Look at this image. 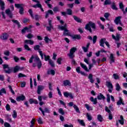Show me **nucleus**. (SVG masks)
<instances>
[{
	"label": "nucleus",
	"mask_w": 127,
	"mask_h": 127,
	"mask_svg": "<svg viewBox=\"0 0 127 127\" xmlns=\"http://www.w3.org/2000/svg\"><path fill=\"white\" fill-rule=\"evenodd\" d=\"M23 4L15 3V7L17 8H22Z\"/></svg>",
	"instance_id": "obj_38"
},
{
	"label": "nucleus",
	"mask_w": 127,
	"mask_h": 127,
	"mask_svg": "<svg viewBox=\"0 0 127 127\" xmlns=\"http://www.w3.org/2000/svg\"><path fill=\"white\" fill-rule=\"evenodd\" d=\"M45 18H47V17L49 16V14H53V11H52V10H48L47 11L45 12Z\"/></svg>",
	"instance_id": "obj_20"
},
{
	"label": "nucleus",
	"mask_w": 127,
	"mask_h": 127,
	"mask_svg": "<svg viewBox=\"0 0 127 127\" xmlns=\"http://www.w3.org/2000/svg\"><path fill=\"white\" fill-rule=\"evenodd\" d=\"M24 42L26 44H30V45H33L34 44V41L32 40H25Z\"/></svg>",
	"instance_id": "obj_19"
},
{
	"label": "nucleus",
	"mask_w": 127,
	"mask_h": 127,
	"mask_svg": "<svg viewBox=\"0 0 127 127\" xmlns=\"http://www.w3.org/2000/svg\"><path fill=\"white\" fill-rule=\"evenodd\" d=\"M97 36H94L93 38L91 36H88V39L90 40H93V44H95L96 42H97Z\"/></svg>",
	"instance_id": "obj_17"
},
{
	"label": "nucleus",
	"mask_w": 127,
	"mask_h": 127,
	"mask_svg": "<svg viewBox=\"0 0 127 127\" xmlns=\"http://www.w3.org/2000/svg\"><path fill=\"white\" fill-rule=\"evenodd\" d=\"M112 38L114 39L115 40H116V41H118V40H120V34H117L116 36L115 37L114 35H112Z\"/></svg>",
	"instance_id": "obj_26"
},
{
	"label": "nucleus",
	"mask_w": 127,
	"mask_h": 127,
	"mask_svg": "<svg viewBox=\"0 0 127 127\" xmlns=\"http://www.w3.org/2000/svg\"><path fill=\"white\" fill-rule=\"evenodd\" d=\"M76 50H77V48L75 47H73L70 49V51L69 52V53L68 54V56L70 58H74V53L76 52Z\"/></svg>",
	"instance_id": "obj_6"
},
{
	"label": "nucleus",
	"mask_w": 127,
	"mask_h": 127,
	"mask_svg": "<svg viewBox=\"0 0 127 127\" xmlns=\"http://www.w3.org/2000/svg\"><path fill=\"white\" fill-rule=\"evenodd\" d=\"M105 112H107L108 114H110L111 110L109 109V107L107 106H105Z\"/></svg>",
	"instance_id": "obj_57"
},
{
	"label": "nucleus",
	"mask_w": 127,
	"mask_h": 127,
	"mask_svg": "<svg viewBox=\"0 0 127 127\" xmlns=\"http://www.w3.org/2000/svg\"><path fill=\"white\" fill-rule=\"evenodd\" d=\"M22 70H23V67H20L17 65L15 66L13 69L14 73H16L18 71H22Z\"/></svg>",
	"instance_id": "obj_15"
},
{
	"label": "nucleus",
	"mask_w": 127,
	"mask_h": 127,
	"mask_svg": "<svg viewBox=\"0 0 127 127\" xmlns=\"http://www.w3.org/2000/svg\"><path fill=\"white\" fill-rule=\"evenodd\" d=\"M48 97L50 99H52V98H53V93H52V92H49Z\"/></svg>",
	"instance_id": "obj_59"
},
{
	"label": "nucleus",
	"mask_w": 127,
	"mask_h": 127,
	"mask_svg": "<svg viewBox=\"0 0 127 127\" xmlns=\"http://www.w3.org/2000/svg\"><path fill=\"white\" fill-rule=\"evenodd\" d=\"M98 100H105L106 97L102 93H99L97 96Z\"/></svg>",
	"instance_id": "obj_23"
},
{
	"label": "nucleus",
	"mask_w": 127,
	"mask_h": 127,
	"mask_svg": "<svg viewBox=\"0 0 127 127\" xmlns=\"http://www.w3.org/2000/svg\"><path fill=\"white\" fill-rule=\"evenodd\" d=\"M34 61V63L33 64V67L38 66V69H40L41 68V66H42V64L41 63V61L39 57H38V55H32L31 58L29 60V63L31 64Z\"/></svg>",
	"instance_id": "obj_1"
},
{
	"label": "nucleus",
	"mask_w": 127,
	"mask_h": 127,
	"mask_svg": "<svg viewBox=\"0 0 127 127\" xmlns=\"http://www.w3.org/2000/svg\"><path fill=\"white\" fill-rule=\"evenodd\" d=\"M63 84L64 86H68L70 87L71 86V82H70V81L68 80H65L63 81Z\"/></svg>",
	"instance_id": "obj_21"
},
{
	"label": "nucleus",
	"mask_w": 127,
	"mask_h": 127,
	"mask_svg": "<svg viewBox=\"0 0 127 127\" xmlns=\"http://www.w3.org/2000/svg\"><path fill=\"white\" fill-rule=\"evenodd\" d=\"M111 3H112L111 0H105L104 5H108V4H111Z\"/></svg>",
	"instance_id": "obj_41"
},
{
	"label": "nucleus",
	"mask_w": 127,
	"mask_h": 127,
	"mask_svg": "<svg viewBox=\"0 0 127 127\" xmlns=\"http://www.w3.org/2000/svg\"><path fill=\"white\" fill-rule=\"evenodd\" d=\"M32 7H34V8H37V7L40 8L41 11H43V12L44 11V10L43 9V8H42V5L41 4H40V2H37V4L36 5H34L32 6Z\"/></svg>",
	"instance_id": "obj_8"
},
{
	"label": "nucleus",
	"mask_w": 127,
	"mask_h": 127,
	"mask_svg": "<svg viewBox=\"0 0 127 127\" xmlns=\"http://www.w3.org/2000/svg\"><path fill=\"white\" fill-rule=\"evenodd\" d=\"M113 77L115 80H117L118 79H119L120 77H119V75H118L117 73H114L113 74Z\"/></svg>",
	"instance_id": "obj_56"
},
{
	"label": "nucleus",
	"mask_w": 127,
	"mask_h": 127,
	"mask_svg": "<svg viewBox=\"0 0 127 127\" xmlns=\"http://www.w3.org/2000/svg\"><path fill=\"white\" fill-rule=\"evenodd\" d=\"M71 38L72 39H77L79 40L81 38V36L80 35H73L71 36Z\"/></svg>",
	"instance_id": "obj_29"
},
{
	"label": "nucleus",
	"mask_w": 127,
	"mask_h": 127,
	"mask_svg": "<svg viewBox=\"0 0 127 127\" xmlns=\"http://www.w3.org/2000/svg\"><path fill=\"white\" fill-rule=\"evenodd\" d=\"M12 116L14 119H15L17 117V113H16V111H15V110L13 111V114L12 115Z\"/></svg>",
	"instance_id": "obj_42"
},
{
	"label": "nucleus",
	"mask_w": 127,
	"mask_h": 127,
	"mask_svg": "<svg viewBox=\"0 0 127 127\" xmlns=\"http://www.w3.org/2000/svg\"><path fill=\"white\" fill-rule=\"evenodd\" d=\"M17 102H20V101H24L25 100V96L23 95L18 96L16 99Z\"/></svg>",
	"instance_id": "obj_14"
},
{
	"label": "nucleus",
	"mask_w": 127,
	"mask_h": 127,
	"mask_svg": "<svg viewBox=\"0 0 127 127\" xmlns=\"http://www.w3.org/2000/svg\"><path fill=\"white\" fill-rule=\"evenodd\" d=\"M30 28H31V26H30L29 28L25 27V28H24V29L22 30V33H25L26 32H31V30L30 29Z\"/></svg>",
	"instance_id": "obj_13"
},
{
	"label": "nucleus",
	"mask_w": 127,
	"mask_h": 127,
	"mask_svg": "<svg viewBox=\"0 0 127 127\" xmlns=\"http://www.w3.org/2000/svg\"><path fill=\"white\" fill-rule=\"evenodd\" d=\"M0 9L1 10H4V2L2 1V0H0Z\"/></svg>",
	"instance_id": "obj_28"
},
{
	"label": "nucleus",
	"mask_w": 127,
	"mask_h": 127,
	"mask_svg": "<svg viewBox=\"0 0 127 127\" xmlns=\"http://www.w3.org/2000/svg\"><path fill=\"white\" fill-rule=\"evenodd\" d=\"M91 27L95 30V29H96V24L95 23L90 21L87 24L85 25V29L92 33V28H91Z\"/></svg>",
	"instance_id": "obj_2"
},
{
	"label": "nucleus",
	"mask_w": 127,
	"mask_h": 127,
	"mask_svg": "<svg viewBox=\"0 0 127 127\" xmlns=\"http://www.w3.org/2000/svg\"><path fill=\"white\" fill-rule=\"evenodd\" d=\"M44 56L45 57V61H48V60H50V57L49 56H46L45 55H44Z\"/></svg>",
	"instance_id": "obj_58"
},
{
	"label": "nucleus",
	"mask_w": 127,
	"mask_h": 127,
	"mask_svg": "<svg viewBox=\"0 0 127 127\" xmlns=\"http://www.w3.org/2000/svg\"><path fill=\"white\" fill-rule=\"evenodd\" d=\"M73 108L76 111V113H80V110H79V108H78V106H77V105H74Z\"/></svg>",
	"instance_id": "obj_52"
},
{
	"label": "nucleus",
	"mask_w": 127,
	"mask_h": 127,
	"mask_svg": "<svg viewBox=\"0 0 127 127\" xmlns=\"http://www.w3.org/2000/svg\"><path fill=\"white\" fill-rule=\"evenodd\" d=\"M85 107L87 109V111H93V108L89 105H88L87 104H85Z\"/></svg>",
	"instance_id": "obj_36"
},
{
	"label": "nucleus",
	"mask_w": 127,
	"mask_h": 127,
	"mask_svg": "<svg viewBox=\"0 0 127 127\" xmlns=\"http://www.w3.org/2000/svg\"><path fill=\"white\" fill-rule=\"evenodd\" d=\"M121 18H122V17L121 16H118L115 18L114 22H115L116 24L118 25L119 23H120V25H122V23L121 22Z\"/></svg>",
	"instance_id": "obj_16"
},
{
	"label": "nucleus",
	"mask_w": 127,
	"mask_h": 127,
	"mask_svg": "<svg viewBox=\"0 0 127 127\" xmlns=\"http://www.w3.org/2000/svg\"><path fill=\"white\" fill-rule=\"evenodd\" d=\"M10 117H11V115H5V118L6 119L7 121H8L9 123H10L11 122V118H10Z\"/></svg>",
	"instance_id": "obj_39"
},
{
	"label": "nucleus",
	"mask_w": 127,
	"mask_h": 127,
	"mask_svg": "<svg viewBox=\"0 0 127 127\" xmlns=\"http://www.w3.org/2000/svg\"><path fill=\"white\" fill-rule=\"evenodd\" d=\"M45 87L43 85H38L37 90V93L38 95H40L41 94V91H43L44 90Z\"/></svg>",
	"instance_id": "obj_9"
},
{
	"label": "nucleus",
	"mask_w": 127,
	"mask_h": 127,
	"mask_svg": "<svg viewBox=\"0 0 127 127\" xmlns=\"http://www.w3.org/2000/svg\"><path fill=\"white\" fill-rule=\"evenodd\" d=\"M39 110L40 111H41V112H42V114H43V115L44 116H45V113H47L48 114H49V113H50V111H49V109L47 108H45L44 111H43V110H42V108L41 107H40Z\"/></svg>",
	"instance_id": "obj_11"
},
{
	"label": "nucleus",
	"mask_w": 127,
	"mask_h": 127,
	"mask_svg": "<svg viewBox=\"0 0 127 127\" xmlns=\"http://www.w3.org/2000/svg\"><path fill=\"white\" fill-rule=\"evenodd\" d=\"M90 100L91 101V102L93 103L94 105H96L98 103V101H97V98L94 99V97H91L90 98Z\"/></svg>",
	"instance_id": "obj_27"
},
{
	"label": "nucleus",
	"mask_w": 127,
	"mask_h": 127,
	"mask_svg": "<svg viewBox=\"0 0 127 127\" xmlns=\"http://www.w3.org/2000/svg\"><path fill=\"white\" fill-rule=\"evenodd\" d=\"M116 91H120L121 90V86H120V84L117 83L116 85Z\"/></svg>",
	"instance_id": "obj_46"
},
{
	"label": "nucleus",
	"mask_w": 127,
	"mask_h": 127,
	"mask_svg": "<svg viewBox=\"0 0 127 127\" xmlns=\"http://www.w3.org/2000/svg\"><path fill=\"white\" fill-rule=\"evenodd\" d=\"M120 8L122 9V10L123 11L124 14H126V12L125 11V8H124V4H123V2H121L119 4Z\"/></svg>",
	"instance_id": "obj_31"
},
{
	"label": "nucleus",
	"mask_w": 127,
	"mask_h": 127,
	"mask_svg": "<svg viewBox=\"0 0 127 127\" xmlns=\"http://www.w3.org/2000/svg\"><path fill=\"white\" fill-rule=\"evenodd\" d=\"M109 16H110V13H109L108 12L105 13L104 17H105V18L108 19L109 18Z\"/></svg>",
	"instance_id": "obj_61"
},
{
	"label": "nucleus",
	"mask_w": 127,
	"mask_h": 127,
	"mask_svg": "<svg viewBox=\"0 0 127 127\" xmlns=\"http://www.w3.org/2000/svg\"><path fill=\"white\" fill-rule=\"evenodd\" d=\"M24 47L25 50H27V51H31V49L29 48V46L27 44L24 45Z\"/></svg>",
	"instance_id": "obj_45"
},
{
	"label": "nucleus",
	"mask_w": 127,
	"mask_h": 127,
	"mask_svg": "<svg viewBox=\"0 0 127 127\" xmlns=\"http://www.w3.org/2000/svg\"><path fill=\"white\" fill-rule=\"evenodd\" d=\"M23 10H24V9H23V7L22 8H20V10L19 11L20 14H23L24 13Z\"/></svg>",
	"instance_id": "obj_63"
},
{
	"label": "nucleus",
	"mask_w": 127,
	"mask_h": 127,
	"mask_svg": "<svg viewBox=\"0 0 127 127\" xmlns=\"http://www.w3.org/2000/svg\"><path fill=\"white\" fill-rule=\"evenodd\" d=\"M120 119L121 120H119V122L120 123V125H124V124H125V120L124 119V117H123V116H120Z\"/></svg>",
	"instance_id": "obj_34"
},
{
	"label": "nucleus",
	"mask_w": 127,
	"mask_h": 127,
	"mask_svg": "<svg viewBox=\"0 0 127 127\" xmlns=\"http://www.w3.org/2000/svg\"><path fill=\"white\" fill-rule=\"evenodd\" d=\"M64 95L65 98H68V97H69L70 99H73V94L71 92H64Z\"/></svg>",
	"instance_id": "obj_10"
},
{
	"label": "nucleus",
	"mask_w": 127,
	"mask_h": 127,
	"mask_svg": "<svg viewBox=\"0 0 127 127\" xmlns=\"http://www.w3.org/2000/svg\"><path fill=\"white\" fill-rule=\"evenodd\" d=\"M105 44L107 47H110V44H109V42L106 41V38L101 39L99 42L100 46H101V47H105V45H104Z\"/></svg>",
	"instance_id": "obj_4"
},
{
	"label": "nucleus",
	"mask_w": 127,
	"mask_h": 127,
	"mask_svg": "<svg viewBox=\"0 0 127 127\" xmlns=\"http://www.w3.org/2000/svg\"><path fill=\"white\" fill-rule=\"evenodd\" d=\"M2 94H6V91H5L4 88H2L0 90V95L2 96Z\"/></svg>",
	"instance_id": "obj_40"
},
{
	"label": "nucleus",
	"mask_w": 127,
	"mask_h": 127,
	"mask_svg": "<svg viewBox=\"0 0 127 127\" xmlns=\"http://www.w3.org/2000/svg\"><path fill=\"white\" fill-rule=\"evenodd\" d=\"M117 105L118 106H121V105H125V103L123 102V98H122V97H119V100L117 102Z\"/></svg>",
	"instance_id": "obj_24"
},
{
	"label": "nucleus",
	"mask_w": 127,
	"mask_h": 127,
	"mask_svg": "<svg viewBox=\"0 0 127 127\" xmlns=\"http://www.w3.org/2000/svg\"><path fill=\"white\" fill-rule=\"evenodd\" d=\"M73 18L76 22H78L79 23H81L82 22V20L80 19V18L77 17L76 16H73Z\"/></svg>",
	"instance_id": "obj_33"
},
{
	"label": "nucleus",
	"mask_w": 127,
	"mask_h": 127,
	"mask_svg": "<svg viewBox=\"0 0 127 127\" xmlns=\"http://www.w3.org/2000/svg\"><path fill=\"white\" fill-rule=\"evenodd\" d=\"M59 114H61V115H62L63 116H64V115L65 114L64 111L63 110V109L62 108H60V109H59Z\"/></svg>",
	"instance_id": "obj_50"
},
{
	"label": "nucleus",
	"mask_w": 127,
	"mask_h": 127,
	"mask_svg": "<svg viewBox=\"0 0 127 127\" xmlns=\"http://www.w3.org/2000/svg\"><path fill=\"white\" fill-rule=\"evenodd\" d=\"M80 66L81 67L84 69V70H85V71H86V72H89V69H88V67H87V65H85L84 64H83L82 63H80Z\"/></svg>",
	"instance_id": "obj_22"
},
{
	"label": "nucleus",
	"mask_w": 127,
	"mask_h": 127,
	"mask_svg": "<svg viewBox=\"0 0 127 127\" xmlns=\"http://www.w3.org/2000/svg\"><path fill=\"white\" fill-rule=\"evenodd\" d=\"M64 127H74L73 126V125L70 124V125H68V124H65L64 125Z\"/></svg>",
	"instance_id": "obj_64"
},
{
	"label": "nucleus",
	"mask_w": 127,
	"mask_h": 127,
	"mask_svg": "<svg viewBox=\"0 0 127 127\" xmlns=\"http://www.w3.org/2000/svg\"><path fill=\"white\" fill-rule=\"evenodd\" d=\"M26 37H27L28 39H31V38H33V35L31 33H29L26 36Z\"/></svg>",
	"instance_id": "obj_44"
},
{
	"label": "nucleus",
	"mask_w": 127,
	"mask_h": 127,
	"mask_svg": "<svg viewBox=\"0 0 127 127\" xmlns=\"http://www.w3.org/2000/svg\"><path fill=\"white\" fill-rule=\"evenodd\" d=\"M8 88L10 89V92L12 93L13 95H14L15 93L14 92V91L12 89V88L11 87V86L9 85Z\"/></svg>",
	"instance_id": "obj_55"
},
{
	"label": "nucleus",
	"mask_w": 127,
	"mask_h": 127,
	"mask_svg": "<svg viewBox=\"0 0 127 127\" xmlns=\"http://www.w3.org/2000/svg\"><path fill=\"white\" fill-rule=\"evenodd\" d=\"M6 14L8 15L10 18H12V13L9 9H6L5 11Z\"/></svg>",
	"instance_id": "obj_18"
},
{
	"label": "nucleus",
	"mask_w": 127,
	"mask_h": 127,
	"mask_svg": "<svg viewBox=\"0 0 127 127\" xmlns=\"http://www.w3.org/2000/svg\"><path fill=\"white\" fill-rule=\"evenodd\" d=\"M59 29H61V30H64V35H70V33H69V30L67 29V24H65L64 26H59Z\"/></svg>",
	"instance_id": "obj_3"
},
{
	"label": "nucleus",
	"mask_w": 127,
	"mask_h": 127,
	"mask_svg": "<svg viewBox=\"0 0 127 127\" xmlns=\"http://www.w3.org/2000/svg\"><path fill=\"white\" fill-rule=\"evenodd\" d=\"M12 22H14V23H16V25H18V27H20V25H19V22H18V21L16 20H12Z\"/></svg>",
	"instance_id": "obj_54"
},
{
	"label": "nucleus",
	"mask_w": 127,
	"mask_h": 127,
	"mask_svg": "<svg viewBox=\"0 0 127 127\" xmlns=\"http://www.w3.org/2000/svg\"><path fill=\"white\" fill-rule=\"evenodd\" d=\"M110 64H112V63H114V62H115V57L114 56V54H110Z\"/></svg>",
	"instance_id": "obj_25"
},
{
	"label": "nucleus",
	"mask_w": 127,
	"mask_h": 127,
	"mask_svg": "<svg viewBox=\"0 0 127 127\" xmlns=\"http://www.w3.org/2000/svg\"><path fill=\"white\" fill-rule=\"evenodd\" d=\"M106 86L108 87V89H113V84L111 82H106Z\"/></svg>",
	"instance_id": "obj_30"
},
{
	"label": "nucleus",
	"mask_w": 127,
	"mask_h": 127,
	"mask_svg": "<svg viewBox=\"0 0 127 127\" xmlns=\"http://www.w3.org/2000/svg\"><path fill=\"white\" fill-rule=\"evenodd\" d=\"M86 117L88 121H92V116H91V115H90L89 113L86 114Z\"/></svg>",
	"instance_id": "obj_48"
},
{
	"label": "nucleus",
	"mask_w": 127,
	"mask_h": 127,
	"mask_svg": "<svg viewBox=\"0 0 127 127\" xmlns=\"http://www.w3.org/2000/svg\"><path fill=\"white\" fill-rule=\"evenodd\" d=\"M49 63L52 67H55V64H54V62H53V61L52 60H49Z\"/></svg>",
	"instance_id": "obj_47"
},
{
	"label": "nucleus",
	"mask_w": 127,
	"mask_h": 127,
	"mask_svg": "<svg viewBox=\"0 0 127 127\" xmlns=\"http://www.w3.org/2000/svg\"><path fill=\"white\" fill-rule=\"evenodd\" d=\"M67 14L68 15H72V9H67Z\"/></svg>",
	"instance_id": "obj_53"
},
{
	"label": "nucleus",
	"mask_w": 127,
	"mask_h": 127,
	"mask_svg": "<svg viewBox=\"0 0 127 127\" xmlns=\"http://www.w3.org/2000/svg\"><path fill=\"white\" fill-rule=\"evenodd\" d=\"M111 7L112 9L117 10L118 9V8H117V6H116V4H115V2L112 3V4L111 5Z\"/></svg>",
	"instance_id": "obj_51"
},
{
	"label": "nucleus",
	"mask_w": 127,
	"mask_h": 127,
	"mask_svg": "<svg viewBox=\"0 0 127 127\" xmlns=\"http://www.w3.org/2000/svg\"><path fill=\"white\" fill-rule=\"evenodd\" d=\"M4 127H10V125L7 123V122H5L4 124Z\"/></svg>",
	"instance_id": "obj_62"
},
{
	"label": "nucleus",
	"mask_w": 127,
	"mask_h": 127,
	"mask_svg": "<svg viewBox=\"0 0 127 127\" xmlns=\"http://www.w3.org/2000/svg\"><path fill=\"white\" fill-rule=\"evenodd\" d=\"M77 121L78 122L79 124L82 126V127H85V122H84V120L78 119Z\"/></svg>",
	"instance_id": "obj_37"
},
{
	"label": "nucleus",
	"mask_w": 127,
	"mask_h": 127,
	"mask_svg": "<svg viewBox=\"0 0 127 127\" xmlns=\"http://www.w3.org/2000/svg\"><path fill=\"white\" fill-rule=\"evenodd\" d=\"M48 23L49 26L46 27V29L48 31H51V30L53 29V25H52V20L49 19Z\"/></svg>",
	"instance_id": "obj_7"
},
{
	"label": "nucleus",
	"mask_w": 127,
	"mask_h": 127,
	"mask_svg": "<svg viewBox=\"0 0 127 127\" xmlns=\"http://www.w3.org/2000/svg\"><path fill=\"white\" fill-rule=\"evenodd\" d=\"M88 79L90 80V82L93 84V83H94V79H93V74H89L88 75Z\"/></svg>",
	"instance_id": "obj_35"
},
{
	"label": "nucleus",
	"mask_w": 127,
	"mask_h": 127,
	"mask_svg": "<svg viewBox=\"0 0 127 127\" xmlns=\"http://www.w3.org/2000/svg\"><path fill=\"white\" fill-rule=\"evenodd\" d=\"M48 74L49 75H52L53 76H54V75H55V70L53 69H49L48 71Z\"/></svg>",
	"instance_id": "obj_32"
},
{
	"label": "nucleus",
	"mask_w": 127,
	"mask_h": 127,
	"mask_svg": "<svg viewBox=\"0 0 127 127\" xmlns=\"http://www.w3.org/2000/svg\"><path fill=\"white\" fill-rule=\"evenodd\" d=\"M107 102L110 104L111 103V96H110V94L107 95Z\"/></svg>",
	"instance_id": "obj_49"
},
{
	"label": "nucleus",
	"mask_w": 127,
	"mask_h": 127,
	"mask_svg": "<svg viewBox=\"0 0 127 127\" xmlns=\"http://www.w3.org/2000/svg\"><path fill=\"white\" fill-rule=\"evenodd\" d=\"M39 48H40V46L38 45L35 46L34 47V50H35L36 51H37V50H38V52L41 57V59H44L43 53H42V51L40 50Z\"/></svg>",
	"instance_id": "obj_5"
},
{
	"label": "nucleus",
	"mask_w": 127,
	"mask_h": 127,
	"mask_svg": "<svg viewBox=\"0 0 127 127\" xmlns=\"http://www.w3.org/2000/svg\"><path fill=\"white\" fill-rule=\"evenodd\" d=\"M0 38L2 40H7V38H8V34H7V33H4L1 35Z\"/></svg>",
	"instance_id": "obj_12"
},
{
	"label": "nucleus",
	"mask_w": 127,
	"mask_h": 127,
	"mask_svg": "<svg viewBox=\"0 0 127 127\" xmlns=\"http://www.w3.org/2000/svg\"><path fill=\"white\" fill-rule=\"evenodd\" d=\"M97 120L99 122H103V117L101 115H99L97 116Z\"/></svg>",
	"instance_id": "obj_43"
},
{
	"label": "nucleus",
	"mask_w": 127,
	"mask_h": 127,
	"mask_svg": "<svg viewBox=\"0 0 127 127\" xmlns=\"http://www.w3.org/2000/svg\"><path fill=\"white\" fill-rule=\"evenodd\" d=\"M76 71L77 73H80L81 72V67L78 66L76 68Z\"/></svg>",
	"instance_id": "obj_60"
}]
</instances>
